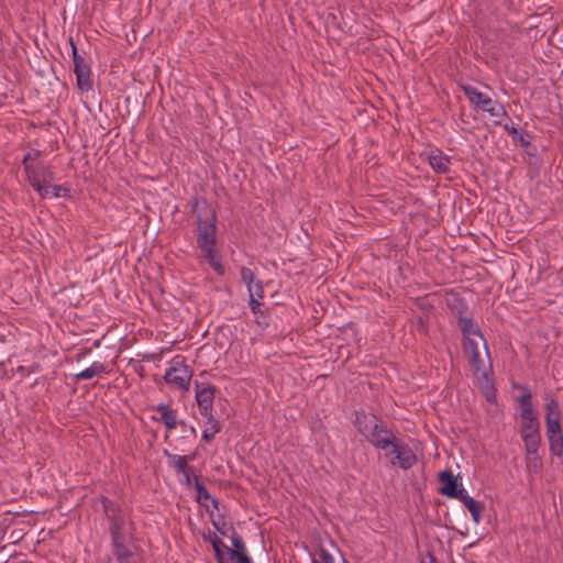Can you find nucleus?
Here are the masks:
<instances>
[{
    "label": "nucleus",
    "instance_id": "45",
    "mask_svg": "<svg viewBox=\"0 0 563 563\" xmlns=\"http://www.w3.org/2000/svg\"><path fill=\"white\" fill-rule=\"evenodd\" d=\"M417 301L422 309L431 310L433 308V306L430 302H427L423 298H419Z\"/></svg>",
    "mask_w": 563,
    "mask_h": 563
},
{
    "label": "nucleus",
    "instance_id": "39",
    "mask_svg": "<svg viewBox=\"0 0 563 563\" xmlns=\"http://www.w3.org/2000/svg\"><path fill=\"white\" fill-rule=\"evenodd\" d=\"M484 396L488 402H492V404L496 402V400H497L496 388H495L493 382H490V384L484 388Z\"/></svg>",
    "mask_w": 563,
    "mask_h": 563
},
{
    "label": "nucleus",
    "instance_id": "9",
    "mask_svg": "<svg viewBox=\"0 0 563 563\" xmlns=\"http://www.w3.org/2000/svg\"><path fill=\"white\" fill-rule=\"evenodd\" d=\"M34 175L37 178L38 187L32 186L33 189L37 191L42 198H47L51 194V183L54 180V173L49 167L40 165L34 169Z\"/></svg>",
    "mask_w": 563,
    "mask_h": 563
},
{
    "label": "nucleus",
    "instance_id": "32",
    "mask_svg": "<svg viewBox=\"0 0 563 563\" xmlns=\"http://www.w3.org/2000/svg\"><path fill=\"white\" fill-rule=\"evenodd\" d=\"M494 102L495 103L489 106L484 112H488L492 117L509 119L508 113L505 110L504 106L497 100H495Z\"/></svg>",
    "mask_w": 563,
    "mask_h": 563
},
{
    "label": "nucleus",
    "instance_id": "42",
    "mask_svg": "<svg viewBox=\"0 0 563 563\" xmlns=\"http://www.w3.org/2000/svg\"><path fill=\"white\" fill-rule=\"evenodd\" d=\"M503 128H504V130H505V131H507L509 134H511V135H512V141H514V142H517V137H518V135L520 134V133L518 132V130H517L515 126L509 125L508 123H505V124L503 125Z\"/></svg>",
    "mask_w": 563,
    "mask_h": 563
},
{
    "label": "nucleus",
    "instance_id": "28",
    "mask_svg": "<svg viewBox=\"0 0 563 563\" xmlns=\"http://www.w3.org/2000/svg\"><path fill=\"white\" fill-rule=\"evenodd\" d=\"M527 467L533 470L534 473L540 472L542 468V459L539 455V449H534L530 453H526Z\"/></svg>",
    "mask_w": 563,
    "mask_h": 563
},
{
    "label": "nucleus",
    "instance_id": "30",
    "mask_svg": "<svg viewBox=\"0 0 563 563\" xmlns=\"http://www.w3.org/2000/svg\"><path fill=\"white\" fill-rule=\"evenodd\" d=\"M212 525L216 528V530L223 537H228L229 532L231 534L233 531H235L234 527L231 523H227L224 520V517L222 515H219L217 520H212Z\"/></svg>",
    "mask_w": 563,
    "mask_h": 563
},
{
    "label": "nucleus",
    "instance_id": "20",
    "mask_svg": "<svg viewBox=\"0 0 563 563\" xmlns=\"http://www.w3.org/2000/svg\"><path fill=\"white\" fill-rule=\"evenodd\" d=\"M178 474H183V483L188 488H190L192 485L191 479H194V483H196V478H199V476L196 474L195 468L188 465L187 457L180 455H178Z\"/></svg>",
    "mask_w": 563,
    "mask_h": 563
},
{
    "label": "nucleus",
    "instance_id": "13",
    "mask_svg": "<svg viewBox=\"0 0 563 563\" xmlns=\"http://www.w3.org/2000/svg\"><path fill=\"white\" fill-rule=\"evenodd\" d=\"M457 324L463 334V342L473 340L471 335H477L483 341L487 355H489L486 339L484 338L478 324L471 317L466 319H461L460 322H457Z\"/></svg>",
    "mask_w": 563,
    "mask_h": 563
},
{
    "label": "nucleus",
    "instance_id": "4",
    "mask_svg": "<svg viewBox=\"0 0 563 563\" xmlns=\"http://www.w3.org/2000/svg\"><path fill=\"white\" fill-rule=\"evenodd\" d=\"M69 43L71 46L74 73L76 75L77 87L81 91H89L93 86L91 67L85 57L78 53L71 37L69 38Z\"/></svg>",
    "mask_w": 563,
    "mask_h": 563
},
{
    "label": "nucleus",
    "instance_id": "24",
    "mask_svg": "<svg viewBox=\"0 0 563 563\" xmlns=\"http://www.w3.org/2000/svg\"><path fill=\"white\" fill-rule=\"evenodd\" d=\"M207 418L208 424H210L209 428H207L202 433V439L206 442H211L214 439V435L221 431V424L220 422L212 416V413H209L205 416Z\"/></svg>",
    "mask_w": 563,
    "mask_h": 563
},
{
    "label": "nucleus",
    "instance_id": "12",
    "mask_svg": "<svg viewBox=\"0 0 563 563\" xmlns=\"http://www.w3.org/2000/svg\"><path fill=\"white\" fill-rule=\"evenodd\" d=\"M446 306L456 318L457 322H460L461 319L468 318V306L460 294L451 292L446 298Z\"/></svg>",
    "mask_w": 563,
    "mask_h": 563
},
{
    "label": "nucleus",
    "instance_id": "29",
    "mask_svg": "<svg viewBox=\"0 0 563 563\" xmlns=\"http://www.w3.org/2000/svg\"><path fill=\"white\" fill-rule=\"evenodd\" d=\"M194 487H195V489L197 492V496H196L197 501L201 506L206 507V509L208 510L209 506L206 504V501L211 498V495L209 494L208 489L200 482L199 478H196V483H194Z\"/></svg>",
    "mask_w": 563,
    "mask_h": 563
},
{
    "label": "nucleus",
    "instance_id": "53",
    "mask_svg": "<svg viewBox=\"0 0 563 563\" xmlns=\"http://www.w3.org/2000/svg\"><path fill=\"white\" fill-rule=\"evenodd\" d=\"M312 563H321L320 561H318L316 558L312 559Z\"/></svg>",
    "mask_w": 563,
    "mask_h": 563
},
{
    "label": "nucleus",
    "instance_id": "26",
    "mask_svg": "<svg viewBox=\"0 0 563 563\" xmlns=\"http://www.w3.org/2000/svg\"><path fill=\"white\" fill-rule=\"evenodd\" d=\"M106 366L102 363L95 362L92 365L76 375L77 380L91 379L95 376L103 373Z\"/></svg>",
    "mask_w": 563,
    "mask_h": 563
},
{
    "label": "nucleus",
    "instance_id": "8",
    "mask_svg": "<svg viewBox=\"0 0 563 563\" xmlns=\"http://www.w3.org/2000/svg\"><path fill=\"white\" fill-rule=\"evenodd\" d=\"M216 388L211 385L202 386L196 382V400L200 413L207 416L211 413Z\"/></svg>",
    "mask_w": 563,
    "mask_h": 563
},
{
    "label": "nucleus",
    "instance_id": "31",
    "mask_svg": "<svg viewBox=\"0 0 563 563\" xmlns=\"http://www.w3.org/2000/svg\"><path fill=\"white\" fill-rule=\"evenodd\" d=\"M429 314L418 316L411 322L415 330L421 334L427 335L429 331Z\"/></svg>",
    "mask_w": 563,
    "mask_h": 563
},
{
    "label": "nucleus",
    "instance_id": "16",
    "mask_svg": "<svg viewBox=\"0 0 563 563\" xmlns=\"http://www.w3.org/2000/svg\"><path fill=\"white\" fill-rule=\"evenodd\" d=\"M464 353L467 354L468 362L475 373H478L483 367V361L479 355L478 344L475 340L463 342Z\"/></svg>",
    "mask_w": 563,
    "mask_h": 563
},
{
    "label": "nucleus",
    "instance_id": "21",
    "mask_svg": "<svg viewBox=\"0 0 563 563\" xmlns=\"http://www.w3.org/2000/svg\"><path fill=\"white\" fill-rule=\"evenodd\" d=\"M203 256L208 264L212 267V269L219 275L223 276L225 273L224 266L221 263L220 257L217 254V251L214 249H208L206 251H202Z\"/></svg>",
    "mask_w": 563,
    "mask_h": 563
},
{
    "label": "nucleus",
    "instance_id": "5",
    "mask_svg": "<svg viewBox=\"0 0 563 563\" xmlns=\"http://www.w3.org/2000/svg\"><path fill=\"white\" fill-rule=\"evenodd\" d=\"M438 481L441 484L438 494L442 496L459 499L465 493L461 476H455L450 468L440 472Z\"/></svg>",
    "mask_w": 563,
    "mask_h": 563
},
{
    "label": "nucleus",
    "instance_id": "33",
    "mask_svg": "<svg viewBox=\"0 0 563 563\" xmlns=\"http://www.w3.org/2000/svg\"><path fill=\"white\" fill-rule=\"evenodd\" d=\"M547 435L562 432L561 419H551L545 417Z\"/></svg>",
    "mask_w": 563,
    "mask_h": 563
},
{
    "label": "nucleus",
    "instance_id": "17",
    "mask_svg": "<svg viewBox=\"0 0 563 563\" xmlns=\"http://www.w3.org/2000/svg\"><path fill=\"white\" fill-rule=\"evenodd\" d=\"M459 500L470 511L472 519L475 523H479L482 514L485 509L483 503L475 500L473 497L466 494V492L459 498Z\"/></svg>",
    "mask_w": 563,
    "mask_h": 563
},
{
    "label": "nucleus",
    "instance_id": "37",
    "mask_svg": "<svg viewBox=\"0 0 563 563\" xmlns=\"http://www.w3.org/2000/svg\"><path fill=\"white\" fill-rule=\"evenodd\" d=\"M319 559L321 563H335L334 555L330 553L322 544H319Z\"/></svg>",
    "mask_w": 563,
    "mask_h": 563
},
{
    "label": "nucleus",
    "instance_id": "15",
    "mask_svg": "<svg viewBox=\"0 0 563 563\" xmlns=\"http://www.w3.org/2000/svg\"><path fill=\"white\" fill-rule=\"evenodd\" d=\"M99 501L101 504L103 514L109 522L115 521L117 519H121L125 517L121 506L115 501L111 500L107 496H100Z\"/></svg>",
    "mask_w": 563,
    "mask_h": 563
},
{
    "label": "nucleus",
    "instance_id": "19",
    "mask_svg": "<svg viewBox=\"0 0 563 563\" xmlns=\"http://www.w3.org/2000/svg\"><path fill=\"white\" fill-rule=\"evenodd\" d=\"M429 164L432 169L438 174L450 173V158L445 156L440 150L437 153H432L428 157Z\"/></svg>",
    "mask_w": 563,
    "mask_h": 563
},
{
    "label": "nucleus",
    "instance_id": "3",
    "mask_svg": "<svg viewBox=\"0 0 563 563\" xmlns=\"http://www.w3.org/2000/svg\"><path fill=\"white\" fill-rule=\"evenodd\" d=\"M191 214L197 221V244L199 249L206 251L214 249L217 241L216 212L209 206L205 198H194L191 200Z\"/></svg>",
    "mask_w": 563,
    "mask_h": 563
},
{
    "label": "nucleus",
    "instance_id": "52",
    "mask_svg": "<svg viewBox=\"0 0 563 563\" xmlns=\"http://www.w3.org/2000/svg\"><path fill=\"white\" fill-rule=\"evenodd\" d=\"M482 377H483L484 379L488 380L489 375H488V373H487V372H485V371H484V372L482 373Z\"/></svg>",
    "mask_w": 563,
    "mask_h": 563
},
{
    "label": "nucleus",
    "instance_id": "43",
    "mask_svg": "<svg viewBox=\"0 0 563 563\" xmlns=\"http://www.w3.org/2000/svg\"><path fill=\"white\" fill-rule=\"evenodd\" d=\"M190 380L191 379H187V378L178 376V388H181L185 391H188L189 386H190Z\"/></svg>",
    "mask_w": 563,
    "mask_h": 563
},
{
    "label": "nucleus",
    "instance_id": "41",
    "mask_svg": "<svg viewBox=\"0 0 563 563\" xmlns=\"http://www.w3.org/2000/svg\"><path fill=\"white\" fill-rule=\"evenodd\" d=\"M164 379L168 384H175L176 383V367H174V366L169 367L165 373Z\"/></svg>",
    "mask_w": 563,
    "mask_h": 563
},
{
    "label": "nucleus",
    "instance_id": "14",
    "mask_svg": "<svg viewBox=\"0 0 563 563\" xmlns=\"http://www.w3.org/2000/svg\"><path fill=\"white\" fill-rule=\"evenodd\" d=\"M154 411L155 413L152 416V419L162 421L165 424L167 431L176 428V415L167 405L159 404Z\"/></svg>",
    "mask_w": 563,
    "mask_h": 563
},
{
    "label": "nucleus",
    "instance_id": "10",
    "mask_svg": "<svg viewBox=\"0 0 563 563\" xmlns=\"http://www.w3.org/2000/svg\"><path fill=\"white\" fill-rule=\"evenodd\" d=\"M460 88L464 92V95L467 97L471 104H474L482 111H485L489 106L495 103L494 102L495 100H493L487 95L482 93L481 91L477 90V88H475L471 85L462 84V85H460Z\"/></svg>",
    "mask_w": 563,
    "mask_h": 563
},
{
    "label": "nucleus",
    "instance_id": "23",
    "mask_svg": "<svg viewBox=\"0 0 563 563\" xmlns=\"http://www.w3.org/2000/svg\"><path fill=\"white\" fill-rule=\"evenodd\" d=\"M549 441V450L552 455L558 457L563 456V434L562 432L552 433L547 435Z\"/></svg>",
    "mask_w": 563,
    "mask_h": 563
},
{
    "label": "nucleus",
    "instance_id": "38",
    "mask_svg": "<svg viewBox=\"0 0 563 563\" xmlns=\"http://www.w3.org/2000/svg\"><path fill=\"white\" fill-rule=\"evenodd\" d=\"M247 289L250 291V298H263L264 296L263 284L261 280H257Z\"/></svg>",
    "mask_w": 563,
    "mask_h": 563
},
{
    "label": "nucleus",
    "instance_id": "49",
    "mask_svg": "<svg viewBox=\"0 0 563 563\" xmlns=\"http://www.w3.org/2000/svg\"><path fill=\"white\" fill-rule=\"evenodd\" d=\"M515 389H519L522 391V394H526L527 391H530L527 387L520 385V384H514L512 385Z\"/></svg>",
    "mask_w": 563,
    "mask_h": 563
},
{
    "label": "nucleus",
    "instance_id": "50",
    "mask_svg": "<svg viewBox=\"0 0 563 563\" xmlns=\"http://www.w3.org/2000/svg\"><path fill=\"white\" fill-rule=\"evenodd\" d=\"M209 500H211L212 507L214 509H219L220 501L218 498L211 497Z\"/></svg>",
    "mask_w": 563,
    "mask_h": 563
},
{
    "label": "nucleus",
    "instance_id": "11",
    "mask_svg": "<svg viewBox=\"0 0 563 563\" xmlns=\"http://www.w3.org/2000/svg\"><path fill=\"white\" fill-rule=\"evenodd\" d=\"M380 419L382 418L377 417L376 415L366 412L365 410H356L353 423L357 431L364 437L366 433L373 430L374 427L377 426Z\"/></svg>",
    "mask_w": 563,
    "mask_h": 563
},
{
    "label": "nucleus",
    "instance_id": "44",
    "mask_svg": "<svg viewBox=\"0 0 563 563\" xmlns=\"http://www.w3.org/2000/svg\"><path fill=\"white\" fill-rule=\"evenodd\" d=\"M250 307H251V310L253 313L261 312V309H260L261 303L256 298H250Z\"/></svg>",
    "mask_w": 563,
    "mask_h": 563
},
{
    "label": "nucleus",
    "instance_id": "36",
    "mask_svg": "<svg viewBox=\"0 0 563 563\" xmlns=\"http://www.w3.org/2000/svg\"><path fill=\"white\" fill-rule=\"evenodd\" d=\"M241 279L242 282L247 286V288H251V286L254 284V273L252 269L247 267H242L240 271Z\"/></svg>",
    "mask_w": 563,
    "mask_h": 563
},
{
    "label": "nucleus",
    "instance_id": "51",
    "mask_svg": "<svg viewBox=\"0 0 563 563\" xmlns=\"http://www.w3.org/2000/svg\"><path fill=\"white\" fill-rule=\"evenodd\" d=\"M206 540H208L210 543H212L213 542V532H210L208 534V537L206 538Z\"/></svg>",
    "mask_w": 563,
    "mask_h": 563
},
{
    "label": "nucleus",
    "instance_id": "18",
    "mask_svg": "<svg viewBox=\"0 0 563 563\" xmlns=\"http://www.w3.org/2000/svg\"><path fill=\"white\" fill-rule=\"evenodd\" d=\"M40 155H41V152L38 150H31L24 155V157L22 159V164H23V167H24V170H25V174H26L30 185L36 186V187H38V181L34 175V169H36L37 167L33 166L31 164V162L37 159L40 157Z\"/></svg>",
    "mask_w": 563,
    "mask_h": 563
},
{
    "label": "nucleus",
    "instance_id": "48",
    "mask_svg": "<svg viewBox=\"0 0 563 563\" xmlns=\"http://www.w3.org/2000/svg\"><path fill=\"white\" fill-rule=\"evenodd\" d=\"M421 563H438L434 554L432 552H429L427 558L421 561Z\"/></svg>",
    "mask_w": 563,
    "mask_h": 563
},
{
    "label": "nucleus",
    "instance_id": "34",
    "mask_svg": "<svg viewBox=\"0 0 563 563\" xmlns=\"http://www.w3.org/2000/svg\"><path fill=\"white\" fill-rule=\"evenodd\" d=\"M49 197H55V198H58V197H69V189L65 186H62V185H51V194L47 198Z\"/></svg>",
    "mask_w": 563,
    "mask_h": 563
},
{
    "label": "nucleus",
    "instance_id": "7",
    "mask_svg": "<svg viewBox=\"0 0 563 563\" xmlns=\"http://www.w3.org/2000/svg\"><path fill=\"white\" fill-rule=\"evenodd\" d=\"M232 548L228 547L225 563H251L245 543L235 531L231 534Z\"/></svg>",
    "mask_w": 563,
    "mask_h": 563
},
{
    "label": "nucleus",
    "instance_id": "54",
    "mask_svg": "<svg viewBox=\"0 0 563 563\" xmlns=\"http://www.w3.org/2000/svg\"><path fill=\"white\" fill-rule=\"evenodd\" d=\"M495 125H500V121H494Z\"/></svg>",
    "mask_w": 563,
    "mask_h": 563
},
{
    "label": "nucleus",
    "instance_id": "35",
    "mask_svg": "<svg viewBox=\"0 0 563 563\" xmlns=\"http://www.w3.org/2000/svg\"><path fill=\"white\" fill-rule=\"evenodd\" d=\"M114 556L119 563H140L139 559L131 551L115 553Z\"/></svg>",
    "mask_w": 563,
    "mask_h": 563
},
{
    "label": "nucleus",
    "instance_id": "55",
    "mask_svg": "<svg viewBox=\"0 0 563 563\" xmlns=\"http://www.w3.org/2000/svg\"><path fill=\"white\" fill-rule=\"evenodd\" d=\"M18 371L23 372V366H20Z\"/></svg>",
    "mask_w": 563,
    "mask_h": 563
},
{
    "label": "nucleus",
    "instance_id": "6",
    "mask_svg": "<svg viewBox=\"0 0 563 563\" xmlns=\"http://www.w3.org/2000/svg\"><path fill=\"white\" fill-rule=\"evenodd\" d=\"M132 522L128 521L126 517L117 519L115 521L109 522V530L113 544V554L130 551L125 543L128 538L131 536Z\"/></svg>",
    "mask_w": 563,
    "mask_h": 563
},
{
    "label": "nucleus",
    "instance_id": "25",
    "mask_svg": "<svg viewBox=\"0 0 563 563\" xmlns=\"http://www.w3.org/2000/svg\"><path fill=\"white\" fill-rule=\"evenodd\" d=\"M516 143H519L520 146H522L525 148V153L528 156H530V157L537 156L538 148L534 144L531 143V135L527 131H523L518 135Z\"/></svg>",
    "mask_w": 563,
    "mask_h": 563
},
{
    "label": "nucleus",
    "instance_id": "27",
    "mask_svg": "<svg viewBox=\"0 0 563 563\" xmlns=\"http://www.w3.org/2000/svg\"><path fill=\"white\" fill-rule=\"evenodd\" d=\"M214 556L218 563H225L227 550L228 547L223 543V541L213 532V542L211 543Z\"/></svg>",
    "mask_w": 563,
    "mask_h": 563
},
{
    "label": "nucleus",
    "instance_id": "47",
    "mask_svg": "<svg viewBox=\"0 0 563 563\" xmlns=\"http://www.w3.org/2000/svg\"><path fill=\"white\" fill-rule=\"evenodd\" d=\"M330 544L335 550V552L339 555V558L341 559L342 563H349L346 561V559L344 558V555L342 554L341 550L332 541H330Z\"/></svg>",
    "mask_w": 563,
    "mask_h": 563
},
{
    "label": "nucleus",
    "instance_id": "40",
    "mask_svg": "<svg viewBox=\"0 0 563 563\" xmlns=\"http://www.w3.org/2000/svg\"><path fill=\"white\" fill-rule=\"evenodd\" d=\"M180 356L178 355V358ZM178 376L180 377H184V378H187V379H191V376H192V371L189 368L188 365H186L184 363V361H179L178 360Z\"/></svg>",
    "mask_w": 563,
    "mask_h": 563
},
{
    "label": "nucleus",
    "instance_id": "22",
    "mask_svg": "<svg viewBox=\"0 0 563 563\" xmlns=\"http://www.w3.org/2000/svg\"><path fill=\"white\" fill-rule=\"evenodd\" d=\"M545 417H549L551 419H561L562 418V411H561V407H560V404L558 401V399L551 395V394H547L545 395Z\"/></svg>",
    "mask_w": 563,
    "mask_h": 563
},
{
    "label": "nucleus",
    "instance_id": "46",
    "mask_svg": "<svg viewBox=\"0 0 563 563\" xmlns=\"http://www.w3.org/2000/svg\"><path fill=\"white\" fill-rule=\"evenodd\" d=\"M165 454L168 457V463L170 466L176 467V455L170 454L166 449L164 450Z\"/></svg>",
    "mask_w": 563,
    "mask_h": 563
},
{
    "label": "nucleus",
    "instance_id": "2",
    "mask_svg": "<svg viewBox=\"0 0 563 563\" xmlns=\"http://www.w3.org/2000/svg\"><path fill=\"white\" fill-rule=\"evenodd\" d=\"M517 402L519 404L521 419L519 434L523 442L525 453H530L534 449H540L542 442L540 421L532 404V393L521 394L517 397Z\"/></svg>",
    "mask_w": 563,
    "mask_h": 563
},
{
    "label": "nucleus",
    "instance_id": "1",
    "mask_svg": "<svg viewBox=\"0 0 563 563\" xmlns=\"http://www.w3.org/2000/svg\"><path fill=\"white\" fill-rule=\"evenodd\" d=\"M364 438L375 449L385 451V457L393 466L407 471L418 462L412 449L398 438L383 419Z\"/></svg>",
    "mask_w": 563,
    "mask_h": 563
}]
</instances>
